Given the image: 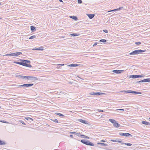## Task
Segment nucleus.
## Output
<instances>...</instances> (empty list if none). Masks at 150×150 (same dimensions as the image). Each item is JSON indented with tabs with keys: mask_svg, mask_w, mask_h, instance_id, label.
<instances>
[{
	"mask_svg": "<svg viewBox=\"0 0 150 150\" xmlns=\"http://www.w3.org/2000/svg\"><path fill=\"white\" fill-rule=\"evenodd\" d=\"M71 35L72 36H79V34L77 33H72L71 34Z\"/></svg>",
	"mask_w": 150,
	"mask_h": 150,
	"instance_id": "27",
	"label": "nucleus"
},
{
	"mask_svg": "<svg viewBox=\"0 0 150 150\" xmlns=\"http://www.w3.org/2000/svg\"><path fill=\"white\" fill-rule=\"evenodd\" d=\"M16 76L17 77H18L19 78H21L22 76L18 74H16Z\"/></svg>",
	"mask_w": 150,
	"mask_h": 150,
	"instance_id": "33",
	"label": "nucleus"
},
{
	"mask_svg": "<svg viewBox=\"0 0 150 150\" xmlns=\"http://www.w3.org/2000/svg\"><path fill=\"white\" fill-rule=\"evenodd\" d=\"M14 63L19 64L21 65H23L28 67H32V66L30 64H26V63H24L22 62H14Z\"/></svg>",
	"mask_w": 150,
	"mask_h": 150,
	"instance_id": "4",
	"label": "nucleus"
},
{
	"mask_svg": "<svg viewBox=\"0 0 150 150\" xmlns=\"http://www.w3.org/2000/svg\"><path fill=\"white\" fill-rule=\"evenodd\" d=\"M33 85V84L32 83H29V84H24L22 85H18L17 86L18 87H29L30 86H32Z\"/></svg>",
	"mask_w": 150,
	"mask_h": 150,
	"instance_id": "9",
	"label": "nucleus"
},
{
	"mask_svg": "<svg viewBox=\"0 0 150 150\" xmlns=\"http://www.w3.org/2000/svg\"><path fill=\"white\" fill-rule=\"evenodd\" d=\"M69 111L70 112H71V111Z\"/></svg>",
	"mask_w": 150,
	"mask_h": 150,
	"instance_id": "59",
	"label": "nucleus"
},
{
	"mask_svg": "<svg viewBox=\"0 0 150 150\" xmlns=\"http://www.w3.org/2000/svg\"><path fill=\"white\" fill-rule=\"evenodd\" d=\"M90 94L92 95L100 96L105 95V94L103 93L100 92H91L90 93Z\"/></svg>",
	"mask_w": 150,
	"mask_h": 150,
	"instance_id": "7",
	"label": "nucleus"
},
{
	"mask_svg": "<svg viewBox=\"0 0 150 150\" xmlns=\"http://www.w3.org/2000/svg\"><path fill=\"white\" fill-rule=\"evenodd\" d=\"M60 67V66L59 65V64H58L56 66V68H57V69H58Z\"/></svg>",
	"mask_w": 150,
	"mask_h": 150,
	"instance_id": "37",
	"label": "nucleus"
},
{
	"mask_svg": "<svg viewBox=\"0 0 150 150\" xmlns=\"http://www.w3.org/2000/svg\"><path fill=\"white\" fill-rule=\"evenodd\" d=\"M1 108V106H0V108Z\"/></svg>",
	"mask_w": 150,
	"mask_h": 150,
	"instance_id": "60",
	"label": "nucleus"
},
{
	"mask_svg": "<svg viewBox=\"0 0 150 150\" xmlns=\"http://www.w3.org/2000/svg\"><path fill=\"white\" fill-rule=\"evenodd\" d=\"M149 120H150V117H149Z\"/></svg>",
	"mask_w": 150,
	"mask_h": 150,
	"instance_id": "56",
	"label": "nucleus"
},
{
	"mask_svg": "<svg viewBox=\"0 0 150 150\" xmlns=\"http://www.w3.org/2000/svg\"><path fill=\"white\" fill-rule=\"evenodd\" d=\"M77 77H78V78H80V79H82L81 78V77H79V75H78V76H77Z\"/></svg>",
	"mask_w": 150,
	"mask_h": 150,
	"instance_id": "54",
	"label": "nucleus"
},
{
	"mask_svg": "<svg viewBox=\"0 0 150 150\" xmlns=\"http://www.w3.org/2000/svg\"><path fill=\"white\" fill-rule=\"evenodd\" d=\"M20 122L22 124H23V125H25V124L24 123V122H23L22 121V120H21Z\"/></svg>",
	"mask_w": 150,
	"mask_h": 150,
	"instance_id": "45",
	"label": "nucleus"
},
{
	"mask_svg": "<svg viewBox=\"0 0 150 150\" xmlns=\"http://www.w3.org/2000/svg\"><path fill=\"white\" fill-rule=\"evenodd\" d=\"M27 76H22L21 79H24L25 80H27Z\"/></svg>",
	"mask_w": 150,
	"mask_h": 150,
	"instance_id": "28",
	"label": "nucleus"
},
{
	"mask_svg": "<svg viewBox=\"0 0 150 150\" xmlns=\"http://www.w3.org/2000/svg\"><path fill=\"white\" fill-rule=\"evenodd\" d=\"M103 32H105V33H107L108 32V31L107 30H103Z\"/></svg>",
	"mask_w": 150,
	"mask_h": 150,
	"instance_id": "42",
	"label": "nucleus"
},
{
	"mask_svg": "<svg viewBox=\"0 0 150 150\" xmlns=\"http://www.w3.org/2000/svg\"><path fill=\"white\" fill-rule=\"evenodd\" d=\"M123 8V7H120L119 8L114 9V11H118L122 9Z\"/></svg>",
	"mask_w": 150,
	"mask_h": 150,
	"instance_id": "26",
	"label": "nucleus"
},
{
	"mask_svg": "<svg viewBox=\"0 0 150 150\" xmlns=\"http://www.w3.org/2000/svg\"><path fill=\"white\" fill-rule=\"evenodd\" d=\"M1 122H3V123H6V121H0Z\"/></svg>",
	"mask_w": 150,
	"mask_h": 150,
	"instance_id": "53",
	"label": "nucleus"
},
{
	"mask_svg": "<svg viewBox=\"0 0 150 150\" xmlns=\"http://www.w3.org/2000/svg\"><path fill=\"white\" fill-rule=\"evenodd\" d=\"M112 11H114V9H113V10H110V11H108V12H112Z\"/></svg>",
	"mask_w": 150,
	"mask_h": 150,
	"instance_id": "49",
	"label": "nucleus"
},
{
	"mask_svg": "<svg viewBox=\"0 0 150 150\" xmlns=\"http://www.w3.org/2000/svg\"><path fill=\"white\" fill-rule=\"evenodd\" d=\"M111 141L112 142H117V139H116V140L111 139Z\"/></svg>",
	"mask_w": 150,
	"mask_h": 150,
	"instance_id": "35",
	"label": "nucleus"
},
{
	"mask_svg": "<svg viewBox=\"0 0 150 150\" xmlns=\"http://www.w3.org/2000/svg\"><path fill=\"white\" fill-rule=\"evenodd\" d=\"M119 134L120 135L124 136L125 133H119Z\"/></svg>",
	"mask_w": 150,
	"mask_h": 150,
	"instance_id": "41",
	"label": "nucleus"
},
{
	"mask_svg": "<svg viewBox=\"0 0 150 150\" xmlns=\"http://www.w3.org/2000/svg\"><path fill=\"white\" fill-rule=\"evenodd\" d=\"M131 136V137H133L132 136L128 133H125L124 134V136L125 137H128V136Z\"/></svg>",
	"mask_w": 150,
	"mask_h": 150,
	"instance_id": "19",
	"label": "nucleus"
},
{
	"mask_svg": "<svg viewBox=\"0 0 150 150\" xmlns=\"http://www.w3.org/2000/svg\"><path fill=\"white\" fill-rule=\"evenodd\" d=\"M32 50H43V47L42 46H41L37 48H33L32 49Z\"/></svg>",
	"mask_w": 150,
	"mask_h": 150,
	"instance_id": "13",
	"label": "nucleus"
},
{
	"mask_svg": "<svg viewBox=\"0 0 150 150\" xmlns=\"http://www.w3.org/2000/svg\"><path fill=\"white\" fill-rule=\"evenodd\" d=\"M124 71V70H113L112 71V72L113 73H115L116 74H120L122 72Z\"/></svg>",
	"mask_w": 150,
	"mask_h": 150,
	"instance_id": "11",
	"label": "nucleus"
},
{
	"mask_svg": "<svg viewBox=\"0 0 150 150\" xmlns=\"http://www.w3.org/2000/svg\"><path fill=\"white\" fill-rule=\"evenodd\" d=\"M69 137H71V138H73V136L72 135H70Z\"/></svg>",
	"mask_w": 150,
	"mask_h": 150,
	"instance_id": "50",
	"label": "nucleus"
},
{
	"mask_svg": "<svg viewBox=\"0 0 150 150\" xmlns=\"http://www.w3.org/2000/svg\"><path fill=\"white\" fill-rule=\"evenodd\" d=\"M142 123L143 124L146 125H150V123L146 121H142Z\"/></svg>",
	"mask_w": 150,
	"mask_h": 150,
	"instance_id": "15",
	"label": "nucleus"
},
{
	"mask_svg": "<svg viewBox=\"0 0 150 150\" xmlns=\"http://www.w3.org/2000/svg\"><path fill=\"white\" fill-rule=\"evenodd\" d=\"M81 0H78V2L79 4H81L82 3Z\"/></svg>",
	"mask_w": 150,
	"mask_h": 150,
	"instance_id": "39",
	"label": "nucleus"
},
{
	"mask_svg": "<svg viewBox=\"0 0 150 150\" xmlns=\"http://www.w3.org/2000/svg\"><path fill=\"white\" fill-rule=\"evenodd\" d=\"M36 38V36L35 35L32 36L29 38V39H31L33 38Z\"/></svg>",
	"mask_w": 150,
	"mask_h": 150,
	"instance_id": "32",
	"label": "nucleus"
},
{
	"mask_svg": "<svg viewBox=\"0 0 150 150\" xmlns=\"http://www.w3.org/2000/svg\"><path fill=\"white\" fill-rule=\"evenodd\" d=\"M78 66V64H71L69 65H68L67 66H69L70 67H76Z\"/></svg>",
	"mask_w": 150,
	"mask_h": 150,
	"instance_id": "18",
	"label": "nucleus"
},
{
	"mask_svg": "<svg viewBox=\"0 0 150 150\" xmlns=\"http://www.w3.org/2000/svg\"><path fill=\"white\" fill-rule=\"evenodd\" d=\"M55 114H57V115H58L60 116H64L62 114H61L60 113H59L56 112V113H55Z\"/></svg>",
	"mask_w": 150,
	"mask_h": 150,
	"instance_id": "30",
	"label": "nucleus"
},
{
	"mask_svg": "<svg viewBox=\"0 0 150 150\" xmlns=\"http://www.w3.org/2000/svg\"><path fill=\"white\" fill-rule=\"evenodd\" d=\"M145 50H137L133 51L132 52L129 53L130 55H136L141 54L142 53L145 52Z\"/></svg>",
	"mask_w": 150,
	"mask_h": 150,
	"instance_id": "1",
	"label": "nucleus"
},
{
	"mask_svg": "<svg viewBox=\"0 0 150 150\" xmlns=\"http://www.w3.org/2000/svg\"><path fill=\"white\" fill-rule=\"evenodd\" d=\"M121 92L127 93H135V94H142V93L141 92L135 91H132V90H127V91L124 90V91H121Z\"/></svg>",
	"mask_w": 150,
	"mask_h": 150,
	"instance_id": "5",
	"label": "nucleus"
},
{
	"mask_svg": "<svg viewBox=\"0 0 150 150\" xmlns=\"http://www.w3.org/2000/svg\"><path fill=\"white\" fill-rule=\"evenodd\" d=\"M59 1L61 2H63V1L62 0H59Z\"/></svg>",
	"mask_w": 150,
	"mask_h": 150,
	"instance_id": "55",
	"label": "nucleus"
},
{
	"mask_svg": "<svg viewBox=\"0 0 150 150\" xmlns=\"http://www.w3.org/2000/svg\"><path fill=\"white\" fill-rule=\"evenodd\" d=\"M70 17L71 18L75 21H76L77 20V17L76 16H70Z\"/></svg>",
	"mask_w": 150,
	"mask_h": 150,
	"instance_id": "24",
	"label": "nucleus"
},
{
	"mask_svg": "<svg viewBox=\"0 0 150 150\" xmlns=\"http://www.w3.org/2000/svg\"><path fill=\"white\" fill-rule=\"evenodd\" d=\"M30 29L31 31L33 32H34L35 31L36 29L35 28V27L33 26H30Z\"/></svg>",
	"mask_w": 150,
	"mask_h": 150,
	"instance_id": "21",
	"label": "nucleus"
},
{
	"mask_svg": "<svg viewBox=\"0 0 150 150\" xmlns=\"http://www.w3.org/2000/svg\"><path fill=\"white\" fill-rule=\"evenodd\" d=\"M143 76L142 75H131L130 76V78H137L139 77H143Z\"/></svg>",
	"mask_w": 150,
	"mask_h": 150,
	"instance_id": "10",
	"label": "nucleus"
},
{
	"mask_svg": "<svg viewBox=\"0 0 150 150\" xmlns=\"http://www.w3.org/2000/svg\"><path fill=\"white\" fill-rule=\"evenodd\" d=\"M100 142H105V141L104 140H101Z\"/></svg>",
	"mask_w": 150,
	"mask_h": 150,
	"instance_id": "52",
	"label": "nucleus"
},
{
	"mask_svg": "<svg viewBox=\"0 0 150 150\" xmlns=\"http://www.w3.org/2000/svg\"><path fill=\"white\" fill-rule=\"evenodd\" d=\"M81 137H82V138H85V139H89V138L87 136H86L85 135H81Z\"/></svg>",
	"mask_w": 150,
	"mask_h": 150,
	"instance_id": "23",
	"label": "nucleus"
},
{
	"mask_svg": "<svg viewBox=\"0 0 150 150\" xmlns=\"http://www.w3.org/2000/svg\"><path fill=\"white\" fill-rule=\"evenodd\" d=\"M141 44V43L140 42H135V44L136 45H139Z\"/></svg>",
	"mask_w": 150,
	"mask_h": 150,
	"instance_id": "36",
	"label": "nucleus"
},
{
	"mask_svg": "<svg viewBox=\"0 0 150 150\" xmlns=\"http://www.w3.org/2000/svg\"><path fill=\"white\" fill-rule=\"evenodd\" d=\"M38 79L36 77L30 76H27V80H30L31 81H35Z\"/></svg>",
	"mask_w": 150,
	"mask_h": 150,
	"instance_id": "8",
	"label": "nucleus"
},
{
	"mask_svg": "<svg viewBox=\"0 0 150 150\" xmlns=\"http://www.w3.org/2000/svg\"><path fill=\"white\" fill-rule=\"evenodd\" d=\"M98 111L100 112H103V110H100V109H98Z\"/></svg>",
	"mask_w": 150,
	"mask_h": 150,
	"instance_id": "46",
	"label": "nucleus"
},
{
	"mask_svg": "<svg viewBox=\"0 0 150 150\" xmlns=\"http://www.w3.org/2000/svg\"><path fill=\"white\" fill-rule=\"evenodd\" d=\"M109 120L110 122H112L113 124V126L116 127H118L120 126L119 124L116 122V121L113 119H109Z\"/></svg>",
	"mask_w": 150,
	"mask_h": 150,
	"instance_id": "3",
	"label": "nucleus"
},
{
	"mask_svg": "<svg viewBox=\"0 0 150 150\" xmlns=\"http://www.w3.org/2000/svg\"><path fill=\"white\" fill-rule=\"evenodd\" d=\"M6 144L5 142L1 141L0 140V145H5Z\"/></svg>",
	"mask_w": 150,
	"mask_h": 150,
	"instance_id": "25",
	"label": "nucleus"
},
{
	"mask_svg": "<svg viewBox=\"0 0 150 150\" xmlns=\"http://www.w3.org/2000/svg\"><path fill=\"white\" fill-rule=\"evenodd\" d=\"M143 81V80H141V81H137L136 82L137 83H140V82H144V81Z\"/></svg>",
	"mask_w": 150,
	"mask_h": 150,
	"instance_id": "40",
	"label": "nucleus"
},
{
	"mask_svg": "<svg viewBox=\"0 0 150 150\" xmlns=\"http://www.w3.org/2000/svg\"><path fill=\"white\" fill-rule=\"evenodd\" d=\"M117 142L122 143V144H125L126 145L128 146H131L132 145V144L130 143H122L121 141H119L118 140H117Z\"/></svg>",
	"mask_w": 150,
	"mask_h": 150,
	"instance_id": "12",
	"label": "nucleus"
},
{
	"mask_svg": "<svg viewBox=\"0 0 150 150\" xmlns=\"http://www.w3.org/2000/svg\"><path fill=\"white\" fill-rule=\"evenodd\" d=\"M62 37V38H64V37H64H64Z\"/></svg>",
	"mask_w": 150,
	"mask_h": 150,
	"instance_id": "58",
	"label": "nucleus"
},
{
	"mask_svg": "<svg viewBox=\"0 0 150 150\" xmlns=\"http://www.w3.org/2000/svg\"><path fill=\"white\" fill-rule=\"evenodd\" d=\"M97 42H96L94 43V44L93 45V46L94 47V46H96V45L97 44Z\"/></svg>",
	"mask_w": 150,
	"mask_h": 150,
	"instance_id": "44",
	"label": "nucleus"
},
{
	"mask_svg": "<svg viewBox=\"0 0 150 150\" xmlns=\"http://www.w3.org/2000/svg\"><path fill=\"white\" fill-rule=\"evenodd\" d=\"M22 53L21 52H16L12 53L11 54H6L5 55L6 56H17L19 55H20L22 54Z\"/></svg>",
	"mask_w": 150,
	"mask_h": 150,
	"instance_id": "6",
	"label": "nucleus"
},
{
	"mask_svg": "<svg viewBox=\"0 0 150 150\" xmlns=\"http://www.w3.org/2000/svg\"><path fill=\"white\" fill-rule=\"evenodd\" d=\"M79 121L80 122H82L84 124H87L86 121L85 120H82V119H79Z\"/></svg>",
	"mask_w": 150,
	"mask_h": 150,
	"instance_id": "17",
	"label": "nucleus"
},
{
	"mask_svg": "<svg viewBox=\"0 0 150 150\" xmlns=\"http://www.w3.org/2000/svg\"><path fill=\"white\" fill-rule=\"evenodd\" d=\"M73 82H68V83L69 84H72V83H73Z\"/></svg>",
	"mask_w": 150,
	"mask_h": 150,
	"instance_id": "48",
	"label": "nucleus"
},
{
	"mask_svg": "<svg viewBox=\"0 0 150 150\" xmlns=\"http://www.w3.org/2000/svg\"><path fill=\"white\" fill-rule=\"evenodd\" d=\"M98 144H101L102 146H108V144H104L103 143L98 142L97 143Z\"/></svg>",
	"mask_w": 150,
	"mask_h": 150,
	"instance_id": "22",
	"label": "nucleus"
},
{
	"mask_svg": "<svg viewBox=\"0 0 150 150\" xmlns=\"http://www.w3.org/2000/svg\"><path fill=\"white\" fill-rule=\"evenodd\" d=\"M143 81L144 82H150V78L146 79L143 80Z\"/></svg>",
	"mask_w": 150,
	"mask_h": 150,
	"instance_id": "20",
	"label": "nucleus"
},
{
	"mask_svg": "<svg viewBox=\"0 0 150 150\" xmlns=\"http://www.w3.org/2000/svg\"><path fill=\"white\" fill-rule=\"evenodd\" d=\"M81 142L85 144L86 145L91 146H93L94 145V144L93 143L90 142L88 140L82 139L81 141Z\"/></svg>",
	"mask_w": 150,
	"mask_h": 150,
	"instance_id": "2",
	"label": "nucleus"
},
{
	"mask_svg": "<svg viewBox=\"0 0 150 150\" xmlns=\"http://www.w3.org/2000/svg\"><path fill=\"white\" fill-rule=\"evenodd\" d=\"M59 65L61 67V66H64V64H59Z\"/></svg>",
	"mask_w": 150,
	"mask_h": 150,
	"instance_id": "51",
	"label": "nucleus"
},
{
	"mask_svg": "<svg viewBox=\"0 0 150 150\" xmlns=\"http://www.w3.org/2000/svg\"><path fill=\"white\" fill-rule=\"evenodd\" d=\"M70 133L72 134H75L77 136H79V137H81V134L79 133H77L75 132H69Z\"/></svg>",
	"mask_w": 150,
	"mask_h": 150,
	"instance_id": "14",
	"label": "nucleus"
},
{
	"mask_svg": "<svg viewBox=\"0 0 150 150\" xmlns=\"http://www.w3.org/2000/svg\"><path fill=\"white\" fill-rule=\"evenodd\" d=\"M22 62H23V63H25V61H26V60H25V59H22V60H21Z\"/></svg>",
	"mask_w": 150,
	"mask_h": 150,
	"instance_id": "43",
	"label": "nucleus"
},
{
	"mask_svg": "<svg viewBox=\"0 0 150 150\" xmlns=\"http://www.w3.org/2000/svg\"><path fill=\"white\" fill-rule=\"evenodd\" d=\"M53 120V121H54V122H56V123L58 122V120L57 119H55L53 120Z\"/></svg>",
	"mask_w": 150,
	"mask_h": 150,
	"instance_id": "34",
	"label": "nucleus"
},
{
	"mask_svg": "<svg viewBox=\"0 0 150 150\" xmlns=\"http://www.w3.org/2000/svg\"><path fill=\"white\" fill-rule=\"evenodd\" d=\"M2 18L0 17V19H2Z\"/></svg>",
	"mask_w": 150,
	"mask_h": 150,
	"instance_id": "57",
	"label": "nucleus"
},
{
	"mask_svg": "<svg viewBox=\"0 0 150 150\" xmlns=\"http://www.w3.org/2000/svg\"><path fill=\"white\" fill-rule=\"evenodd\" d=\"M117 110L123 111V110H124L123 109H117Z\"/></svg>",
	"mask_w": 150,
	"mask_h": 150,
	"instance_id": "47",
	"label": "nucleus"
},
{
	"mask_svg": "<svg viewBox=\"0 0 150 150\" xmlns=\"http://www.w3.org/2000/svg\"><path fill=\"white\" fill-rule=\"evenodd\" d=\"M25 118L27 120H28L29 119L30 120L32 121H33V120L32 118H30L29 117H25Z\"/></svg>",
	"mask_w": 150,
	"mask_h": 150,
	"instance_id": "31",
	"label": "nucleus"
},
{
	"mask_svg": "<svg viewBox=\"0 0 150 150\" xmlns=\"http://www.w3.org/2000/svg\"><path fill=\"white\" fill-rule=\"evenodd\" d=\"M88 17L90 19H92L95 16V15H94V14H88Z\"/></svg>",
	"mask_w": 150,
	"mask_h": 150,
	"instance_id": "16",
	"label": "nucleus"
},
{
	"mask_svg": "<svg viewBox=\"0 0 150 150\" xmlns=\"http://www.w3.org/2000/svg\"><path fill=\"white\" fill-rule=\"evenodd\" d=\"M30 62L29 60H26V61L25 63H26V64H27L28 63H30Z\"/></svg>",
	"mask_w": 150,
	"mask_h": 150,
	"instance_id": "38",
	"label": "nucleus"
},
{
	"mask_svg": "<svg viewBox=\"0 0 150 150\" xmlns=\"http://www.w3.org/2000/svg\"><path fill=\"white\" fill-rule=\"evenodd\" d=\"M100 42H106V40L105 39H101L100 40Z\"/></svg>",
	"mask_w": 150,
	"mask_h": 150,
	"instance_id": "29",
	"label": "nucleus"
}]
</instances>
